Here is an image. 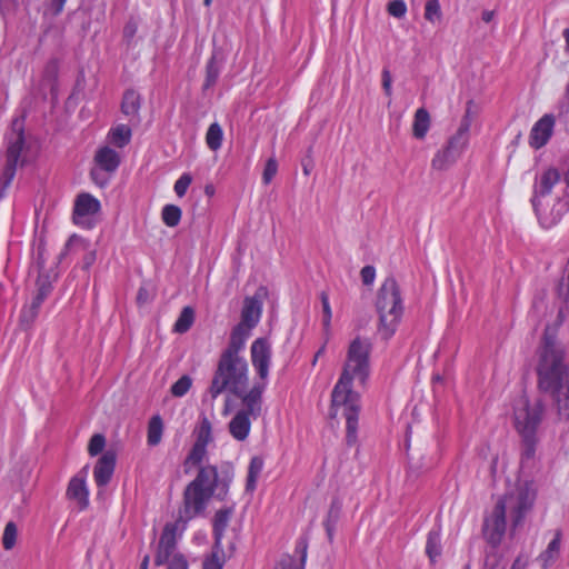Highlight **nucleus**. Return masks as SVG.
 I'll use <instances>...</instances> for the list:
<instances>
[{
    "instance_id": "nucleus-49",
    "label": "nucleus",
    "mask_w": 569,
    "mask_h": 569,
    "mask_svg": "<svg viewBox=\"0 0 569 569\" xmlns=\"http://www.w3.org/2000/svg\"><path fill=\"white\" fill-rule=\"evenodd\" d=\"M219 67L217 66L214 58H211V60L208 62L207 66V79H206V87L212 86L219 76Z\"/></svg>"
},
{
    "instance_id": "nucleus-46",
    "label": "nucleus",
    "mask_w": 569,
    "mask_h": 569,
    "mask_svg": "<svg viewBox=\"0 0 569 569\" xmlns=\"http://www.w3.org/2000/svg\"><path fill=\"white\" fill-rule=\"evenodd\" d=\"M192 182V177L190 173H182L180 176V178L176 181L174 186H173V190L176 192V194L179 197V198H182L188 188L190 187Z\"/></svg>"
},
{
    "instance_id": "nucleus-33",
    "label": "nucleus",
    "mask_w": 569,
    "mask_h": 569,
    "mask_svg": "<svg viewBox=\"0 0 569 569\" xmlns=\"http://www.w3.org/2000/svg\"><path fill=\"white\" fill-rule=\"evenodd\" d=\"M223 139V131L219 123L213 122L209 126L206 133V143L212 151H217L221 148Z\"/></svg>"
},
{
    "instance_id": "nucleus-22",
    "label": "nucleus",
    "mask_w": 569,
    "mask_h": 569,
    "mask_svg": "<svg viewBox=\"0 0 569 569\" xmlns=\"http://www.w3.org/2000/svg\"><path fill=\"white\" fill-rule=\"evenodd\" d=\"M261 312L262 302L257 296L246 298L243 301L241 321L239 325L252 330V328L258 325Z\"/></svg>"
},
{
    "instance_id": "nucleus-13",
    "label": "nucleus",
    "mask_w": 569,
    "mask_h": 569,
    "mask_svg": "<svg viewBox=\"0 0 569 569\" xmlns=\"http://www.w3.org/2000/svg\"><path fill=\"white\" fill-rule=\"evenodd\" d=\"M100 211V201L92 194L82 192L74 200L73 222L80 228L91 229L96 226Z\"/></svg>"
},
{
    "instance_id": "nucleus-16",
    "label": "nucleus",
    "mask_w": 569,
    "mask_h": 569,
    "mask_svg": "<svg viewBox=\"0 0 569 569\" xmlns=\"http://www.w3.org/2000/svg\"><path fill=\"white\" fill-rule=\"evenodd\" d=\"M191 482L212 496L216 489H218V497L223 498L227 495L228 482L224 479L219 481L218 469L216 466H201L197 477Z\"/></svg>"
},
{
    "instance_id": "nucleus-32",
    "label": "nucleus",
    "mask_w": 569,
    "mask_h": 569,
    "mask_svg": "<svg viewBox=\"0 0 569 569\" xmlns=\"http://www.w3.org/2000/svg\"><path fill=\"white\" fill-rule=\"evenodd\" d=\"M307 559V546H301V557L296 559L293 556L283 555L277 562L274 569H305Z\"/></svg>"
},
{
    "instance_id": "nucleus-44",
    "label": "nucleus",
    "mask_w": 569,
    "mask_h": 569,
    "mask_svg": "<svg viewBox=\"0 0 569 569\" xmlns=\"http://www.w3.org/2000/svg\"><path fill=\"white\" fill-rule=\"evenodd\" d=\"M106 446V438L100 433H96L91 437L88 446V452L90 456L94 457L102 452Z\"/></svg>"
},
{
    "instance_id": "nucleus-62",
    "label": "nucleus",
    "mask_w": 569,
    "mask_h": 569,
    "mask_svg": "<svg viewBox=\"0 0 569 569\" xmlns=\"http://www.w3.org/2000/svg\"><path fill=\"white\" fill-rule=\"evenodd\" d=\"M511 569H522L521 568V565H520V561L519 560H516L511 567Z\"/></svg>"
},
{
    "instance_id": "nucleus-47",
    "label": "nucleus",
    "mask_w": 569,
    "mask_h": 569,
    "mask_svg": "<svg viewBox=\"0 0 569 569\" xmlns=\"http://www.w3.org/2000/svg\"><path fill=\"white\" fill-rule=\"evenodd\" d=\"M407 12V4L403 0H392L388 4V13L395 18H402Z\"/></svg>"
},
{
    "instance_id": "nucleus-7",
    "label": "nucleus",
    "mask_w": 569,
    "mask_h": 569,
    "mask_svg": "<svg viewBox=\"0 0 569 569\" xmlns=\"http://www.w3.org/2000/svg\"><path fill=\"white\" fill-rule=\"evenodd\" d=\"M542 413L543 403L541 401L530 403L525 396L516 400L513 408L515 427L527 443H533L536 441V435L542 419Z\"/></svg>"
},
{
    "instance_id": "nucleus-11",
    "label": "nucleus",
    "mask_w": 569,
    "mask_h": 569,
    "mask_svg": "<svg viewBox=\"0 0 569 569\" xmlns=\"http://www.w3.org/2000/svg\"><path fill=\"white\" fill-rule=\"evenodd\" d=\"M186 530V521L180 518L173 522H168L160 536L158 549L154 556V563L157 566L164 565L167 561L180 555L177 551V540Z\"/></svg>"
},
{
    "instance_id": "nucleus-52",
    "label": "nucleus",
    "mask_w": 569,
    "mask_h": 569,
    "mask_svg": "<svg viewBox=\"0 0 569 569\" xmlns=\"http://www.w3.org/2000/svg\"><path fill=\"white\" fill-rule=\"evenodd\" d=\"M376 278V269L372 266H366L361 269V280L365 284H372Z\"/></svg>"
},
{
    "instance_id": "nucleus-38",
    "label": "nucleus",
    "mask_w": 569,
    "mask_h": 569,
    "mask_svg": "<svg viewBox=\"0 0 569 569\" xmlns=\"http://www.w3.org/2000/svg\"><path fill=\"white\" fill-rule=\"evenodd\" d=\"M181 219V209L174 204H166L162 209V220L168 227H176Z\"/></svg>"
},
{
    "instance_id": "nucleus-26",
    "label": "nucleus",
    "mask_w": 569,
    "mask_h": 569,
    "mask_svg": "<svg viewBox=\"0 0 569 569\" xmlns=\"http://www.w3.org/2000/svg\"><path fill=\"white\" fill-rule=\"evenodd\" d=\"M430 114L425 108H419L415 112L412 122V134L416 139H423L430 129Z\"/></svg>"
},
{
    "instance_id": "nucleus-64",
    "label": "nucleus",
    "mask_w": 569,
    "mask_h": 569,
    "mask_svg": "<svg viewBox=\"0 0 569 569\" xmlns=\"http://www.w3.org/2000/svg\"><path fill=\"white\" fill-rule=\"evenodd\" d=\"M211 1H212V0H203V2H204V4H206V6H210Z\"/></svg>"
},
{
    "instance_id": "nucleus-18",
    "label": "nucleus",
    "mask_w": 569,
    "mask_h": 569,
    "mask_svg": "<svg viewBox=\"0 0 569 569\" xmlns=\"http://www.w3.org/2000/svg\"><path fill=\"white\" fill-rule=\"evenodd\" d=\"M556 119L553 114H543L535 122L529 134V144L538 150L545 147L553 134Z\"/></svg>"
},
{
    "instance_id": "nucleus-25",
    "label": "nucleus",
    "mask_w": 569,
    "mask_h": 569,
    "mask_svg": "<svg viewBox=\"0 0 569 569\" xmlns=\"http://www.w3.org/2000/svg\"><path fill=\"white\" fill-rule=\"evenodd\" d=\"M207 447L208 446L193 442L189 453L183 461L186 472H190L192 469L197 467L200 468L202 466L208 456Z\"/></svg>"
},
{
    "instance_id": "nucleus-48",
    "label": "nucleus",
    "mask_w": 569,
    "mask_h": 569,
    "mask_svg": "<svg viewBox=\"0 0 569 569\" xmlns=\"http://www.w3.org/2000/svg\"><path fill=\"white\" fill-rule=\"evenodd\" d=\"M277 171H278L277 160L274 158L268 159L264 170H263V174H262L263 183L269 184L272 181V179L274 178V176L277 174Z\"/></svg>"
},
{
    "instance_id": "nucleus-58",
    "label": "nucleus",
    "mask_w": 569,
    "mask_h": 569,
    "mask_svg": "<svg viewBox=\"0 0 569 569\" xmlns=\"http://www.w3.org/2000/svg\"><path fill=\"white\" fill-rule=\"evenodd\" d=\"M204 192H206L207 196H210V197L213 196V193H214L213 186H211V184L206 186Z\"/></svg>"
},
{
    "instance_id": "nucleus-60",
    "label": "nucleus",
    "mask_w": 569,
    "mask_h": 569,
    "mask_svg": "<svg viewBox=\"0 0 569 569\" xmlns=\"http://www.w3.org/2000/svg\"><path fill=\"white\" fill-rule=\"evenodd\" d=\"M148 565H149V556H146L141 562L140 569H148Z\"/></svg>"
},
{
    "instance_id": "nucleus-61",
    "label": "nucleus",
    "mask_w": 569,
    "mask_h": 569,
    "mask_svg": "<svg viewBox=\"0 0 569 569\" xmlns=\"http://www.w3.org/2000/svg\"><path fill=\"white\" fill-rule=\"evenodd\" d=\"M563 36H565V39H566V44H567V48L569 50V29H566L563 31Z\"/></svg>"
},
{
    "instance_id": "nucleus-23",
    "label": "nucleus",
    "mask_w": 569,
    "mask_h": 569,
    "mask_svg": "<svg viewBox=\"0 0 569 569\" xmlns=\"http://www.w3.org/2000/svg\"><path fill=\"white\" fill-rule=\"evenodd\" d=\"M251 329L237 325L230 336L228 348L221 356H230L231 358H242L240 351L244 348L246 341L249 338Z\"/></svg>"
},
{
    "instance_id": "nucleus-59",
    "label": "nucleus",
    "mask_w": 569,
    "mask_h": 569,
    "mask_svg": "<svg viewBox=\"0 0 569 569\" xmlns=\"http://www.w3.org/2000/svg\"><path fill=\"white\" fill-rule=\"evenodd\" d=\"M230 410H231V402H230L229 399H227L226 402H224V408H223V412L222 413L223 415H228Z\"/></svg>"
},
{
    "instance_id": "nucleus-40",
    "label": "nucleus",
    "mask_w": 569,
    "mask_h": 569,
    "mask_svg": "<svg viewBox=\"0 0 569 569\" xmlns=\"http://www.w3.org/2000/svg\"><path fill=\"white\" fill-rule=\"evenodd\" d=\"M223 565L224 555L222 547L220 549L213 547L211 555L204 559L202 569H222Z\"/></svg>"
},
{
    "instance_id": "nucleus-12",
    "label": "nucleus",
    "mask_w": 569,
    "mask_h": 569,
    "mask_svg": "<svg viewBox=\"0 0 569 569\" xmlns=\"http://www.w3.org/2000/svg\"><path fill=\"white\" fill-rule=\"evenodd\" d=\"M468 130L469 123H462L456 136L450 139L448 146L435 154L431 162L432 168L445 170L457 161L468 144Z\"/></svg>"
},
{
    "instance_id": "nucleus-24",
    "label": "nucleus",
    "mask_w": 569,
    "mask_h": 569,
    "mask_svg": "<svg viewBox=\"0 0 569 569\" xmlns=\"http://www.w3.org/2000/svg\"><path fill=\"white\" fill-rule=\"evenodd\" d=\"M132 131L129 126L120 123L112 127L108 134L107 141L109 146H114L117 148H124L131 141Z\"/></svg>"
},
{
    "instance_id": "nucleus-41",
    "label": "nucleus",
    "mask_w": 569,
    "mask_h": 569,
    "mask_svg": "<svg viewBox=\"0 0 569 569\" xmlns=\"http://www.w3.org/2000/svg\"><path fill=\"white\" fill-rule=\"evenodd\" d=\"M18 529L14 522L10 521L6 525L2 536V545L6 550H11L17 542Z\"/></svg>"
},
{
    "instance_id": "nucleus-37",
    "label": "nucleus",
    "mask_w": 569,
    "mask_h": 569,
    "mask_svg": "<svg viewBox=\"0 0 569 569\" xmlns=\"http://www.w3.org/2000/svg\"><path fill=\"white\" fill-rule=\"evenodd\" d=\"M425 19L432 23H439L442 19V10L439 0H427L425 4Z\"/></svg>"
},
{
    "instance_id": "nucleus-10",
    "label": "nucleus",
    "mask_w": 569,
    "mask_h": 569,
    "mask_svg": "<svg viewBox=\"0 0 569 569\" xmlns=\"http://www.w3.org/2000/svg\"><path fill=\"white\" fill-rule=\"evenodd\" d=\"M93 162L91 178L97 186L104 187L109 182V177L118 170L121 154L109 144L101 146L94 153Z\"/></svg>"
},
{
    "instance_id": "nucleus-2",
    "label": "nucleus",
    "mask_w": 569,
    "mask_h": 569,
    "mask_svg": "<svg viewBox=\"0 0 569 569\" xmlns=\"http://www.w3.org/2000/svg\"><path fill=\"white\" fill-rule=\"evenodd\" d=\"M223 391H229L239 400L251 392L249 368L244 358L220 357L210 386V393L212 398H217Z\"/></svg>"
},
{
    "instance_id": "nucleus-5",
    "label": "nucleus",
    "mask_w": 569,
    "mask_h": 569,
    "mask_svg": "<svg viewBox=\"0 0 569 569\" xmlns=\"http://www.w3.org/2000/svg\"><path fill=\"white\" fill-rule=\"evenodd\" d=\"M371 350L370 339L355 338L348 347L346 362L339 379L363 386L370 375Z\"/></svg>"
},
{
    "instance_id": "nucleus-3",
    "label": "nucleus",
    "mask_w": 569,
    "mask_h": 569,
    "mask_svg": "<svg viewBox=\"0 0 569 569\" xmlns=\"http://www.w3.org/2000/svg\"><path fill=\"white\" fill-rule=\"evenodd\" d=\"M355 385L339 379L331 393V416H341L346 419V438L349 445L357 441L361 410L360 395L353 390Z\"/></svg>"
},
{
    "instance_id": "nucleus-8",
    "label": "nucleus",
    "mask_w": 569,
    "mask_h": 569,
    "mask_svg": "<svg viewBox=\"0 0 569 569\" xmlns=\"http://www.w3.org/2000/svg\"><path fill=\"white\" fill-rule=\"evenodd\" d=\"M240 405L228 425V430L234 440L244 441L250 435L252 420L261 413L262 396L250 392L240 400Z\"/></svg>"
},
{
    "instance_id": "nucleus-1",
    "label": "nucleus",
    "mask_w": 569,
    "mask_h": 569,
    "mask_svg": "<svg viewBox=\"0 0 569 569\" xmlns=\"http://www.w3.org/2000/svg\"><path fill=\"white\" fill-rule=\"evenodd\" d=\"M539 388L550 397L561 419L569 417V365L563 362V350L555 332L547 327L538 365Z\"/></svg>"
},
{
    "instance_id": "nucleus-39",
    "label": "nucleus",
    "mask_w": 569,
    "mask_h": 569,
    "mask_svg": "<svg viewBox=\"0 0 569 569\" xmlns=\"http://www.w3.org/2000/svg\"><path fill=\"white\" fill-rule=\"evenodd\" d=\"M320 301L322 306V327L325 332L328 335L331 329V319H332V310L329 301V296L327 292H320Z\"/></svg>"
},
{
    "instance_id": "nucleus-55",
    "label": "nucleus",
    "mask_w": 569,
    "mask_h": 569,
    "mask_svg": "<svg viewBox=\"0 0 569 569\" xmlns=\"http://www.w3.org/2000/svg\"><path fill=\"white\" fill-rule=\"evenodd\" d=\"M566 311L567 310L565 308H562V307H560L558 309L557 320H556V325L557 326H560L562 323L563 319L566 318Z\"/></svg>"
},
{
    "instance_id": "nucleus-14",
    "label": "nucleus",
    "mask_w": 569,
    "mask_h": 569,
    "mask_svg": "<svg viewBox=\"0 0 569 569\" xmlns=\"http://www.w3.org/2000/svg\"><path fill=\"white\" fill-rule=\"evenodd\" d=\"M7 171L11 179L24 146V120L22 117L12 120L10 131L7 133Z\"/></svg>"
},
{
    "instance_id": "nucleus-31",
    "label": "nucleus",
    "mask_w": 569,
    "mask_h": 569,
    "mask_svg": "<svg viewBox=\"0 0 569 569\" xmlns=\"http://www.w3.org/2000/svg\"><path fill=\"white\" fill-rule=\"evenodd\" d=\"M163 433V422L160 416H153L148 423L147 443L151 447L161 442Z\"/></svg>"
},
{
    "instance_id": "nucleus-56",
    "label": "nucleus",
    "mask_w": 569,
    "mask_h": 569,
    "mask_svg": "<svg viewBox=\"0 0 569 569\" xmlns=\"http://www.w3.org/2000/svg\"><path fill=\"white\" fill-rule=\"evenodd\" d=\"M302 169H303V173H305L306 176H309V174H310V172H311L312 166H311V163H309V162H308V163H307V162H303V163H302Z\"/></svg>"
},
{
    "instance_id": "nucleus-45",
    "label": "nucleus",
    "mask_w": 569,
    "mask_h": 569,
    "mask_svg": "<svg viewBox=\"0 0 569 569\" xmlns=\"http://www.w3.org/2000/svg\"><path fill=\"white\" fill-rule=\"evenodd\" d=\"M47 296V292L44 290H40L37 296L33 298L30 307L24 308L23 310V317H29L30 319L34 318L39 307L43 302L44 298Z\"/></svg>"
},
{
    "instance_id": "nucleus-63",
    "label": "nucleus",
    "mask_w": 569,
    "mask_h": 569,
    "mask_svg": "<svg viewBox=\"0 0 569 569\" xmlns=\"http://www.w3.org/2000/svg\"><path fill=\"white\" fill-rule=\"evenodd\" d=\"M93 260H94V254H93V253H91V254H90V258H89V259H87V266H90V264L92 263V261H93Z\"/></svg>"
},
{
    "instance_id": "nucleus-34",
    "label": "nucleus",
    "mask_w": 569,
    "mask_h": 569,
    "mask_svg": "<svg viewBox=\"0 0 569 569\" xmlns=\"http://www.w3.org/2000/svg\"><path fill=\"white\" fill-rule=\"evenodd\" d=\"M561 548V533L556 532L553 539L549 542L546 551L541 555L543 566L547 567L552 563L559 556Z\"/></svg>"
},
{
    "instance_id": "nucleus-20",
    "label": "nucleus",
    "mask_w": 569,
    "mask_h": 569,
    "mask_svg": "<svg viewBox=\"0 0 569 569\" xmlns=\"http://www.w3.org/2000/svg\"><path fill=\"white\" fill-rule=\"evenodd\" d=\"M67 496L73 500L80 509H84L89 505V490L86 481V471L74 476L68 486Z\"/></svg>"
},
{
    "instance_id": "nucleus-9",
    "label": "nucleus",
    "mask_w": 569,
    "mask_h": 569,
    "mask_svg": "<svg viewBox=\"0 0 569 569\" xmlns=\"http://www.w3.org/2000/svg\"><path fill=\"white\" fill-rule=\"evenodd\" d=\"M250 356L251 363L256 370L251 392L262 396L268 386L271 363V348L269 342L263 338L256 339L251 345Z\"/></svg>"
},
{
    "instance_id": "nucleus-54",
    "label": "nucleus",
    "mask_w": 569,
    "mask_h": 569,
    "mask_svg": "<svg viewBox=\"0 0 569 569\" xmlns=\"http://www.w3.org/2000/svg\"><path fill=\"white\" fill-rule=\"evenodd\" d=\"M493 18H495V11H492V10H485L481 14V19L486 23L491 22L493 20Z\"/></svg>"
},
{
    "instance_id": "nucleus-43",
    "label": "nucleus",
    "mask_w": 569,
    "mask_h": 569,
    "mask_svg": "<svg viewBox=\"0 0 569 569\" xmlns=\"http://www.w3.org/2000/svg\"><path fill=\"white\" fill-rule=\"evenodd\" d=\"M192 380L189 376H182L171 387V393L174 397H183L191 388Z\"/></svg>"
},
{
    "instance_id": "nucleus-15",
    "label": "nucleus",
    "mask_w": 569,
    "mask_h": 569,
    "mask_svg": "<svg viewBox=\"0 0 569 569\" xmlns=\"http://www.w3.org/2000/svg\"><path fill=\"white\" fill-rule=\"evenodd\" d=\"M560 181V173L558 170L550 168L546 170L536 181L535 184V194L532 198V206L535 208V211L539 218V221L543 228H550L552 227L557 221L556 220H549L547 218H543L540 214V198L549 194L552 190V188L558 184Z\"/></svg>"
},
{
    "instance_id": "nucleus-35",
    "label": "nucleus",
    "mask_w": 569,
    "mask_h": 569,
    "mask_svg": "<svg viewBox=\"0 0 569 569\" xmlns=\"http://www.w3.org/2000/svg\"><path fill=\"white\" fill-rule=\"evenodd\" d=\"M194 321V311L191 307H184L174 323V331L178 333L187 332Z\"/></svg>"
},
{
    "instance_id": "nucleus-28",
    "label": "nucleus",
    "mask_w": 569,
    "mask_h": 569,
    "mask_svg": "<svg viewBox=\"0 0 569 569\" xmlns=\"http://www.w3.org/2000/svg\"><path fill=\"white\" fill-rule=\"evenodd\" d=\"M263 469V460L260 457H252L248 467L246 480V491L253 492L257 488L258 479Z\"/></svg>"
},
{
    "instance_id": "nucleus-50",
    "label": "nucleus",
    "mask_w": 569,
    "mask_h": 569,
    "mask_svg": "<svg viewBox=\"0 0 569 569\" xmlns=\"http://www.w3.org/2000/svg\"><path fill=\"white\" fill-rule=\"evenodd\" d=\"M166 563H168V569H188V561L182 553L176 555Z\"/></svg>"
},
{
    "instance_id": "nucleus-21",
    "label": "nucleus",
    "mask_w": 569,
    "mask_h": 569,
    "mask_svg": "<svg viewBox=\"0 0 569 569\" xmlns=\"http://www.w3.org/2000/svg\"><path fill=\"white\" fill-rule=\"evenodd\" d=\"M116 466V455L106 451L97 461L93 470L94 481L98 487H103L111 480Z\"/></svg>"
},
{
    "instance_id": "nucleus-17",
    "label": "nucleus",
    "mask_w": 569,
    "mask_h": 569,
    "mask_svg": "<svg viewBox=\"0 0 569 569\" xmlns=\"http://www.w3.org/2000/svg\"><path fill=\"white\" fill-rule=\"evenodd\" d=\"M211 497L212 495L190 482L184 490L183 497V512L186 517L191 519L203 512Z\"/></svg>"
},
{
    "instance_id": "nucleus-27",
    "label": "nucleus",
    "mask_w": 569,
    "mask_h": 569,
    "mask_svg": "<svg viewBox=\"0 0 569 569\" xmlns=\"http://www.w3.org/2000/svg\"><path fill=\"white\" fill-rule=\"evenodd\" d=\"M231 517V510H219L213 520V536H214V547L220 549L223 533L229 525V520Z\"/></svg>"
},
{
    "instance_id": "nucleus-29",
    "label": "nucleus",
    "mask_w": 569,
    "mask_h": 569,
    "mask_svg": "<svg viewBox=\"0 0 569 569\" xmlns=\"http://www.w3.org/2000/svg\"><path fill=\"white\" fill-rule=\"evenodd\" d=\"M193 435L196 437L194 443L208 446L210 442H212V425L206 416L200 417L194 428Z\"/></svg>"
},
{
    "instance_id": "nucleus-19",
    "label": "nucleus",
    "mask_w": 569,
    "mask_h": 569,
    "mask_svg": "<svg viewBox=\"0 0 569 569\" xmlns=\"http://www.w3.org/2000/svg\"><path fill=\"white\" fill-rule=\"evenodd\" d=\"M508 513L498 506H495L492 513L485 520V536L492 545H498L507 529Z\"/></svg>"
},
{
    "instance_id": "nucleus-4",
    "label": "nucleus",
    "mask_w": 569,
    "mask_h": 569,
    "mask_svg": "<svg viewBox=\"0 0 569 569\" xmlns=\"http://www.w3.org/2000/svg\"><path fill=\"white\" fill-rule=\"evenodd\" d=\"M376 308L379 332L388 339L395 335L405 309L399 286L393 278H387L378 290Z\"/></svg>"
},
{
    "instance_id": "nucleus-6",
    "label": "nucleus",
    "mask_w": 569,
    "mask_h": 569,
    "mask_svg": "<svg viewBox=\"0 0 569 569\" xmlns=\"http://www.w3.org/2000/svg\"><path fill=\"white\" fill-rule=\"evenodd\" d=\"M536 500V490L529 482H519L497 502L510 518L515 527L519 526L531 510Z\"/></svg>"
},
{
    "instance_id": "nucleus-36",
    "label": "nucleus",
    "mask_w": 569,
    "mask_h": 569,
    "mask_svg": "<svg viewBox=\"0 0 569 569\" xmlns=\"http://www.w3.org/2000/svg\"><path fill=\"white\" fill-rule=\"evenodd\" d=\"M140 108L139 96L134 91H127L122 99L121 109L126 116H136Z\"/></svg>"
},
{
    "instance_id": "nucleus-42",
    "label": "nucleus",
    "mask_w": 569,
    "mask_h": 569,
    "mask_svg": "<svg viewBox=\"0 0 569 569\" xmlns=\"http://www.w3.org/2000/svg\"><path fill=\"white\" fill-rule=\"evenodd\" d=\"M340 510H341L340 501L337 499L333 500L330 506L329 512H328V520L325 521V527H326V530H327L329 537L332 536L333 523L337 520V518L339 517Z\"/></svg>"
},
{
    "instance_id": "nucleus-30",
    "label": "nucleus",
    "mask_w": 569,
    "mask_h": 569,
    "mask_svg": "<svg viewBox=\"0 0 569 569\" xmlns=\"http://www.w3.org/2000/svg\"><path fill=\"white\" fill-rule=\"evenodd\" d=\"M426 553L431 560L436 562L438 557L441 555V532L440 529H431L427 537Z\"/></svg>"
},
{
    "instance_id": "nucleus-53",
    "label": "nucleus",
    "mask_w": 569,
    "mask_h": 569,
    "mask_svg": "<svg viewBox=\"0 0 569 569\" xmlns=\"http://www.w3.org/2000/svg\"><path fill=\"white\" fill-rule=\"evenodd\" d=\"M382 88L386 96H392V78L388 69L382 70Z\"/></svg>"
},
{
    "instance_id": "nucleus-51",
    "label": "nucleus",
    "mask_w": 569,
    "mask_h": 569,
    "mask_svg": "<svg viewBox=\"0 0 569 569\" xmlns=\"http://www.w3.org/2000/svg\"><path fill=\"white\" fill-rule=\"evenodd\" d=\"M559 295L565 299L566 302H569V260L566 267V277L559 287Z\"/></svg>"
},
{
    "instance_id": "nucleus-57",
    "label": "nucleus",
    "mask_w": 569,
    "mask_h": 569,
    "mask_svg": "<svg viewBox=\"0 0 569 569\" xmlns=\"http://www.w3.org/2000/svg\"><path fill=\"white\" fill-rule=\"evenodd\" d=\"M326 351V346L323 345L319 350L318 352L316 353L315 358H313V361H312V365H316L319 356H321L322 353H325Z\"/></svg>"
}]
</instances>
